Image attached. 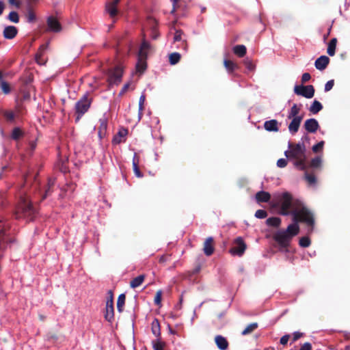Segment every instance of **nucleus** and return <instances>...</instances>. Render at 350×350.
<instances>
[{
  "mask_svg": "<svg viewBox=\"0 0 350 350\" xmlns=\"http://www.w3.org/2000/svg\"><path fill=\"white\" fill-rule=\"evenodd\" d=\"M9 3L12 5H16V7H19L20 5V3L17 0H9Z\"/></svg>",
  "mask_w": 350,
  "mask_h": 350,
  "instance_id": "338daca9",
  "label": "nucleus"
},
{
  "mask_svg": "<svg viewBox=\"0 0 350 350\" xmlns=\"http://www.w3.org/2000/svg\"><path fill=\"white\" fill-rule=\"evenodd\" d=\"M161 297H162V291L161 290H159L156 293L154 299V304L158 306H161Z\"/></svg>",
  "mask_w": 350,
  "mask_h": 350,
  "instance_id": "de8ad7c7",
  "label": "nucleus"
},
{
  "mask_svg": "<svg viewBox=\"0 0 350 350\" xmlns=\"http://www.w3.org/2000/svg\"><path fill=\"white\" fill-rule=\"evenodd\" d=\"M289 150H286L284 152L285 156L294 160V165L295 167L301 170H305L307 168L306 160V148L304 143H298L292 144L288 143Z\"/></svg>",
  "mask_w": 350,
  "mask_h": 350,
  "instance_id": "7ed1b4c3",
  "label": "nucleus"
},
{
  "mask_svg": "<svg viewBox=\"0 0 350 350\" xmlns=\"http://www.w3.org/2000/svg\"><path fill=\"white\" fill-rule=\"evenodd\" d=\"M55 180L54 178H49L47 183V187L45 189L44 194L42 196V200L46 199L53 192V187L55 185Z\"/></svg>",
  "mask_w": 350,
  "mask_h": 350,
  "instance_id": "b1692460",
  "label": "nucleus"
},
{
  "mask_svg": "<svg viewBox=\"0 0 350 350\" xmlns=\"http://www.w3.org/2000/svg\"><path fill=\"white\" fill-rule=\"evenodd\" d=\"M302 334L301 333H299V332H295L293 334V340L295 341L297 340H298L301 336Z\"/></svg>",
  "mask_w": 350,
  "mask_h": 350,
  "instance_id": "e2e57ef3",
  "label": "nucleus"
},
{
  "mask_svg": "<svg viewBox=\"0 0 350 350\" xmlns=\"http://www.w3.org/2000/svg\"><path fill=\"white\" fill-rule=\"evenodd\" d=\"M144 278L145 277L144 275H139L137 277L133 278L130 282L131 287L133 288L139 287L143 283Z\"/></svg>",
  "mask_w": 350,
  "mask_h": 350,
  "instance_id": "a878e982",
  "label": "nucleus"
},
{
  "mask_svg": "<svg viewBox=\"0 0 350 350\" xmlns=\"http://www.w3.org/2000/svg\"><path fill=\"white\" fill-rule=\"evenodd\" d=\"M246 47L244 45H237L233 48V52L239 57H243L246 53Z\"/></svg>",
  "mask_w": 350,
  "mask_h": 350,
  "instance_id": "c756f323",
  "label": "nucleus"
},
{
  "mask_svg": "<svg viewBox=\"0 0 350 350\" xmlns=\"http://www.w3.org/2000/svg\"><path fill=\"white\" fill-rule=\"evenodd\" d=\"M109 307V297H107L106 299V313L105 314V318L107 321H109V319H108V308Z\"/></svg>",
  "mask_w": 350,
  "mask_h": 350,
  "instance_id": "680f3d73",
  "label": "nucleus"
},
{
  "mask_svg": "<svg viewBox=\"0 0 350 350\" xmlns=\"http://www.w3.org/2000/svg\"><path fill=\"white\" fill-rule=\"evenodd\" d=\"M178 1V0H171V1L172 3V5H173L172 10L171 11V13H172V14L176 11V5Z\"/></svg>",
  "mask_w": 350,
  "mask_h": 350,
  "instance_id": "69168bd1",
  "label": "nucleus"
},
{
  "mask_svg": "<svg viewBox=\"0 0 350 350\" xmlns=\"http://www.w3.org/2000/svg\"><path fill=\"white\" fill-rule=\"evenodd\" d=\"M105 11L107 13H109V2L108 1L105 3Z\"/></svg>",
  "mask_w": 350,
  "mask_h": 350,
  "instance_id": "774afa93",
  "label": "nucleus"
},
{
  "mask_svg": "<svg viewBox=\"0 0 350 350\" xmlns=\"http://www.w3.org/2000/svg\"><path fill=\"white\" fill-rule=\"evenodd\" d=\"M1 114L5 118L7 122H12L15 118V114L12 111L2 110Z\"/></svg>",
  "mask_w": 350,
  "mask_h": 350,
  "instance_id": "473e14b6",
  "label": "nucleus"
},
{
  "mask_svg": "<svg viewBox=\"0 0 350 350\" xmlns=\"http://www.w3.org/2000/svg\"><path fill=\"white\" fill-rule=\"evenodd\" d=\"M304 126L308 133H315L319 128V124L316 119L310 118L305 121Z\"/></svg>",
  "mask_w": 350,
  "mask_h": 350,
  "instance_id": "ddd939ff",
  "label": "nucleus"
},
{
  "mask_svg": "<svg viewBox=\"0 0 350 350\" xmlns=\"http://www.w3.org/2000/svg\"><path fill=\"white\" fill-rule=\"evenodd\" d=\"M92 103L90 94L86 92L75 105V122H79L82 116L88 111Z\"/></svg>",
  "mask_w": 350,
  "mask_h": 350,
  "instance_id": "39448f33",
  "label": "nucleus"
},
{
  "mask_svg": "<svg viewBox=\"0 0 350 350\" xmlns=\"http://www.w3.org/2000/svg\"><path fill=\"white\" fill-rule=\"evenodd\" d=\"M36 214L37 210L33 206L31 202L26 197H21L14 212L15 219L33 221Z\"/></svg>",
  "mask_w": 350,
  "mask_h": 350,
  "instance_id": "20e7f679",
  "label": "nucleus"
},
{
  "mask_svg": "<svg viewBox=\"0 0 350 350\" xmlns=\"http://www.w3.org/2000/svg\"><path fill=\"white\" fill-rule=\"evenodd\" d=\"M336 38H332L327 46V53L330 56H333L335 54L336 46Z\"/></svg>",
  "mask_w": 350,
  "mask_h": 350,
  "instance_id": "7c9ffc66",
  "label": "nucleus"
},
{
  "mask_svg": "<svg viewBox=\"0 0 350 350\" xmlns=\"http://www.w3.org/2000/svg\"><path fill=\"white\" fill-rule=\"evenodd\" d=\"M5 9V3L3 1H0V16L3 14Z\"/></svg>",
  "mask_w": 350,
  "mask_h": 350,
  "instance_id": "0e129e2a",
  "label": "nucleus"
},
{
  "mask_svg": "<svg viewBox=\"0 0 350 350\" xmlns=\"http://www.w3.org/2000/svg\"><path fill=\"white\" fill-rule=\"evenodd\" d=\"M8 18L14 23H18L19 22V16L16 12L12 11L10 12Z\"/></svg>",
  "mask_w": 350,
  "mask_h": 350,
  "instance_id": "c03bdc74",
  "label": "nucleus"
},
{
  "mask_svg": "<svg viewBox=\"0 0 350 350\" xmlns=\"http://www.w3.org/2000/svg\"><path fill=\"white\" fill-rule=\"evenodd\" d=\"M126 296L124 294H120L118 298L117 301V308L120 312H122L124 310V306L125 304Z\"/></svg>",
  "mask_w": 350,
  "mask_h": 350,
  "instance_id": "2f4dec72",
  "label": "nucleus"
},
{
  "mask_svg": "<svg viewBox=\"0 0 350 350\" xmlns=\"http://www.w3.org/2000/svg\"><path fill=\"white\" fill-rule=\"evenodd\" d=\"M322 109L323 105L318 100H314L310 107L309 110L312 113L316 114L319 113Z\"/></svg>",
  "mask_w": 350,
  "mask_h": 350,
  "instance_id": "c85d7f7f",
  "label": "nucleus"
},
{
  "mask_svg": "<svg viewBox=\"0 0 350 350\" xmlns=\"http://www.w3.org/2000/svg\"><path fill=\"white\" fill-rule=\"evenodd\" d=\"M271 204L282 215H291L293 221L301 220L308 227V232L313 230L314 219L312 213L299 199L294 198L288 191L273 193Z\"/></svg>",
  "mask_w": 350,
  "mask_h": 350,
  "instance_id": "f257e3e1",
  "label": "nucleus"
},
{
  "mask_svg": "<svg viewBox=\"0 0 350 350\" xmlns=\"http://www.w3.org/2000/svg\"><path fill=\"white\" fill-rule=\"evenodd\" d=\"M146 100V97L144 94H142L139 100V119L140 120L142 117L143 110H144V104Z\"/></svg>",
  "mask_w": 350,
  "mask_h": 350,
  "instance_id": "ea45409f",
  "label": "nucleus"
},
{
  "mask_svg": "<svg viewBox=\"0 0 350 350\" xmlns=\"http://www.w3.org/2000/svg\"><path fill=\"white\" fill-rule=\"evenodd\" d=\"M47 46H48L47 44H42V46H40L38 53L36 55V58L37 62L39 61L38 59L41 57V56L42 55V53L47 48Z\"/></svg>",
  "mask_w": 350,
  "mask_h": 350,
  "instance_id": "3c124183",
  "label": "nucleus"
},
{
  "mask_svg": "<svg viewBox=\"0 0 350 350\" xmlns=\"http://www.w3.org/2000/svg\"><path fill=\"white\" fill-rule=\"evenodd\" d=\"M138 158L137 157V154H135L133 159V167L135 175L137 177L141 178L142 177V174L141 173L139 168L138 167Z\"/></svg>",
  "mask_w": 350,
  "mask_h": 350,
  "instance_id": "cd10ccee",
  "label": "nucleus"
},
{
  "mask_svg": "<svg viewBox=\"0 0 350 350\" xmlns=\"http://www.w3.org/2000/svg\"><path fill=\"white\" fill-rule=\"evenodd\" d=\"M11 242V239L0 240V259L3 257L8 244Z\"/></svg>",
  "mask_w": 350,
  "mask_h": 350,
  "instance_id": "4c0bfd02",
  "label": "nucleus"
},
{
  "mask_svg": "<svg viewBox=\"0 0 350 350\" xmlns=\"http://www.w3.org/2000/svg\"><path fill=\"white\" fill-rule=\"evenodd\" d=\"M128 131L126 129L121 128L118 133L113 138V143L118 144L121 142H125Z\"/></svg>",
  "mask_w": 350,
  "mask_h": 350,
  "instance_id": "f3484780",
  "label": "nucleus"
},
{
  "mask_svg": "<svg viewBox=\"0 0 350 350\" xmlns=\"http://www.w3.org/2000/svg\"><path fill=\"white\" fill-rule=\"evenodd\" d=\"M279 123L276 120H271L265 121L264 128L269 132H278L279 131Z\"/></svg>",
  "mask_w": 350,
  "mask_h": 350,
  "instance_id": "6ab92c4d",
  "label": "nucleus"
},
{
  "mask_svg": "<svg viewBox=\"0 0 350 350\" xmlns=\"http://www.w3.org/2000/svg\"><path fill=\"white\" fill-rule=\"evenodd\" d=\"M334 80L328 81L325 85V91L329 92V90H331L334 86Z\"/></svg>",
  "mask_w": 350,
  "mask_h": 350,
  "instance_id": "6e6d98bb",
  "label": "nucleus"
},
{
  "mask_svg": "<svg viewBox=\"0 0 350 350\" xmlns=\"http://www.w3.org/2000/svg\"><path fill=\"white\" fill-rule=\"evenodd\" d=\"M183 33L181 30H176L174 36V42H179L180 45L185 47V40L183 38Z\"/></svg>",
  "mask_w": 350,
  "mask_h": 350,
  "instance_id": "bb28decb",
  "label": "nucleus"
},
{
  "mask_svg": "<svg viewBox=\"0 0 350 350\" xmlns=\"http://www.w3.org/2000/svg\"><path fill=\"white\" fill-rule=\"evenodd\" d=\"M224 64L225 68L229 72H232L234 70H235L238 67L235 63H234L233 62H232L230 60H228V59H225Z\"/></svg>",
  "mask_w": 350,
  "mask_h": 350,
  "instance_id": "c9c22d12",
  "label": "nucleus"
},
{
  "mask_svg": "<svg viewBox=\"0 0 350 350\" xmlns=\"http://www.w3.org/2000/svg\"><path fill=\"white\" fill-rule=\"evenodd\" d=\"M299 350H312V345L309 342H306L301 347Z\"/></svg>",
  "mask_w": 350,
  "mask_h": 350,
  "instance_id": "bf43d9fd",
  "label": "nucleus"
},
{
  "mask_svg": "<svg viewBox=\"0 0 350 350\" xmlns=\"http://www.w3.org/2000/svg\"><path fill=\"white\" fill-rule=\"evenodd\" d=\"M27 18L29 23H32L36 21V16L32 10H29V12L27 14Z\"/></svg>",
  "mask_w": 350,
  "mask_h": 350,
  "instance_id": "8fccbe9b",
  "label": "nucleus"
},
{
  "mask_svg": "<svg viewBox=\"0 0 350 350\" xmlns=\"http://www.w3.org/2000/svg\"><path fill=\"white\" fill-rule=\"evenodd\" d=\"M47 29L48 31L58 33L62 31V25L59 21L53 16H50L46 20Z\"/></svg>",
  "mask_w": 350,
  "mask_h": 350,
  "instance_id": "1a4fd4ad",
  "label": "nucleus"
},
{
  "mask_svg": "<svg viewBox=\"0 0 350 350\" xmlns=\"http://www.w3.org/2000/svg\"><path fill=\"white\" fill-rule=\"evenodd\" d=\"M23 135V133L22 132V131L18 128V127H16L14 128L13 130H12V138L14 140H18Z\"/></svg>",
  "mask_w": 350,
  "mask_h": 350,
  "instance_id": "a19ab883",
  "label": "nucleus"
},
{
  "mask_svg": "<svg viewBox=\"0 0 350 350\" xmlns=\"http://www.w3.org/2000/svg\"><path fill=\"white\" fill-rule=\"evenodd\" d=\"M258 327V324L256 323H253L248 325L243 331L242 335H247L252 332H254Z\"/></svg>",
  "mask_w": 350,
  "mask_h": 350,
  "instance_id": "e433bc0d",
  "label": "nucleus"
},
{
  "mask_svg": "<svg viewBox=\"0 0 350 350\" xmlns=\"http://www.w3.org/2000/svg\"><path fill=\"white\" fill-rule=\"evenodd\" d=\"M148 26L151 30V37L152 39L155 40L157 39L159 34L157 31V21L154 18H149L148 21Z\"/></svg>",
  "mask_w": 350,
  "mask_h": 350,
  "instance_id": "4be33fe9",
  "label": "nucleus"
},
{
  "mask_svg": "<svg viewBox=\"0 0 350 350\" xmlns=\"http://www.w3.org/2000/svg\"><path fill=\"white\" fill-rule=\"evenodd\" d=\"M310 78H311V76L309 73H308V72L304 73L301 77V81H302V83H306V82L308 81L310 79Z\"/></svg>",
  "mask_w": 350,
  "mask_h": 350,
  "instance_id": "4d7b16f0",
  "label": "nucleus"
},
{
  "mask_svg": "<svg viewBox=\"0 0 350 350\" xmlns=\"http://www.w3.org/2000/svg\"><path fill=\"white\" fill-rule=\"evenodd\" d=\"M323 146L324 142L321 141L312 146V151L314 152H317L318 151L321 150L323 149Z\"/></svg>",
  "mask_w": 350,
  "mask_h": 350,
  "instance_id": "603ef678",
  "label": "nucleus"
},
{
  "mask_svg": "<svg viewBox=\"0 0 350 350\" xmlns=\"http://www.w3.org/2000/svg\"><path fill=\"white\" fill-rule=\"evenodd\" d=\"M306 179L309 184L312 185L316 183V178L314 175L306 173Z\"/></svg>",
  "mask_w": 350,
  "mask_h": 350,
  "instance_id": "864d4df0",
  "label": "nucleus"
},
{
  "mask_svg": "<svg viewBox=\"0 0 350 350\" xmlns=\"http://www.w3.org/2000/svg\"><path fill=\"white\" fill-rule=\"evenodd\" d=\"M180 59V55L178 53H172L170 55L169 61L170 64L175 65Z\"/></svg>",
  "mask_w": 350,
  "mask_h": 350,
  "instance_id": "58836bf2",
  "label": "nucleus"
},
{
  "mask_svg": "<svg viewBox=\"0 0 350 350\" xmlns=\"http://www.w3.org/2000/svg\"><path fill=\"white\" fill-rule=\"evenodd\" d=\"M304 118H288L291 120V122L288 126V131L291 135H295L299 131L300 124L302 122Z\"/></svg>",
  "mask_w": 350,
  "mask_h": 350,
  "instance_id": "f8f14e48",
  "label": "nucleus"
},
{
  "mask_svg": "<svg viewBox=\"0 0 350 350\" xmlns=\"http://www.w3.org/2000/svg\"><path fill=\"white\" fill-rule=\"evenodd\" d=\"M267 216V213L265 210L259 209L255 213V217L259 219H264Z\"/></svg>",
  "mask_w": 350,
  "mask_h": 350,
  "instance_id": "09e8293b",
  "label": "nucleus"
},
{
  "mask_svg": "<svg viewBox=\"0 0 350 350\" xmlns=\"http://www.w3.org/2000/svg\"><path fill=\"white\" fill-rule=\"evenodd\" d=\"M129 85H130V83H127L126 84L124 85V86L122 87L121 91L119 93V95L120 96H122L123 95L125 92H127L129 88Z\"/></svg>",
  "mask_w": 350,
  "mask_h": 350,
  "instance_id": "13d9d810",
  "label": "nucleus"
},
{
  "mask_svg": "<svg viewBox=\"0 0 350 350\" xmlns=\"http://www.w3.org/2000/svg\"><path fill=\"white\" fill-rule=\"evenodd\" d=\"M10 229V225L8 224H4L0 230V240L8 239L7 238V232Z\"/></svg>",
  "mask_w": 350,
  "mask_h": 350,
  "instance_id": "f704fd0d",
  "label": "nucleus"
},
{
  "mask_svg": "<svg viewBox=\"0 0 350 350\" xmlns=\"http://www.w3.org/2000/svg\"><path fill=\"white\" fill-rule=\"evenodd\" d=\"M299 222L302 221L301 220L293 221V223L289 224L286 229H280L273 234V239L278 244L280 250L288 251L293 238L299 232Z\"/></svg>",
  "mask_w": 350,
  "mask_h": 350,
  "instance_id": "f03ea898",
  "label": "nucleus"
},
{
  "mask_svg": "<svg viewBox=\"0 0 350 350\" xmlns=\"http://www.w3.org/2000/svg\"><path fill=\"white\" fill-rule=\"evenodd\" d=\"M321 164V158L320 157H316L312 159L310 162V166L314 168H317L320 167Z\"/></svg>",
  "mask_w": 350,
  "mask_h": 350,
  "instance_id": "49530a36",
  "label": "nucleus"
},
{
  "mask_svg": "<svg viewBox=\"0 0 350 350\" xmlns=\"http://www.w3.org/2000/svg\"><path fill=\"white\" fill-rule=\"evenodd\" d=\"M287 165V160L286 159H280L277 161V166L282 168L286 167Z\"/></svg>",
  "mask_w": 350,
  "mask_h": 350,
  "instance_id": "5fc2aeb1",
  "label": "nucleus"
},
{
  "mask_svg": "<svg viewBox=\"0 0 350 350\" xmlns=\"http://www.w3.org/2000/svg\"><path fill=\"white\" fill-rule=\"evenodd\" d=\"M0 88L5 94H8L11 91L9 83L4 81H1Z\"/></svg>",
  "mask_w": 350,
  "mask_h": 350,
  "instance_id": "37998d69",
  "label": "nucleus"
},
{
  "mask_svg": "<svg viewBox=\"0 0 350 350\" xmlns=\"http://www.w3.org/2000/svg\"><path fill=\"white\" fill-rule=\"evenodd\" d=\"M215 343L220 350H226L228 347L227 340L222 336L218 335L215 338Z\"/></svg>",
  "mask_w": 350,
  "mask_h": 350,
  "instance_id": "412c9836",
  "label": "nucleus"
},
{
  "mask_svg": "<svg viewBox=\"0 0 350 350\" xmlns=\"http://www.w3.org/2000/svg\"><path fill=\"white\" fill-rule=\"evenodd\" d=\"M120 0L111 1V24L116 23V16H119L121 13L120 9L118 7V3Z\"/></svg>",
  "mask_w": 350,
  "mask_h": 350,
  "instance_id": "4468645a",
  "label": "nucleus"
},
{
  "mask_svg": "<svg viewBox=\"0 0 350 350\" xmlns=\"http://www.w3.org/2000/svg\"><path fill=\"white\" fill-rule=\"evenodd\" d=\"M256 200L258 202H267L271 199V195L266 191H259L256 194Z\"/></svg>",
  "mask_w": 350,
  "mask_h": 350,
  "instance_id": "5701e85b",
  "label": "nucleus"
},
{
  "mask_svg": "<svg viewBox=\"0 0 350 350\" xmlns=\"http://www.w3.org/2000/svg\"><path fill=\"white\" fill-rule=\"evenodd\" d=\"M151 329L152 334L156 337H159L161 334L160 323L158 319H154L151 323Z\"/></svg>",
  "mask_w": 350,
  "mask_h": 350,
  "instance_id": "393cba45",
  "label": "nucleus"
},
{
  "mask_svg": "<svg viewBox=\"0 0 350 350\" xmlns=\"http://www.w3.org/2000/svg\"><path fill=\"white\" fill-rule=\"evenodd\" d=\"M246 249V245L241 237L234 241V245L231 248L230 252L233 255L242 256Z\"/></svg>",
  "mask_w": 350,
  "mask_h": 350,
  "instance_id": "9d476101",
  "label": "nucleus"
},
{
  "mask_svg": "<svg viewBox=\"0 0 350 350\" xmlns=\"http://www.w3.org/2000/svg\"><path fill=\"white\" fill-rule=\"evenodd\" d=\"M17 33H18L17 28L16 27L12 26V25L5 27L3 30V32L4 38L6 39H9V40H11V39H13L14 38H15L16 36L17 35Z\"/></svg>",
  "mask_w": 350,
  "mask_h": 350,
  "instance_id": "a211bd4d",
  "label": "nucleus"
},
{
  "mask_svg": "<svg viewBox=\"0 0 350 350\" xmlns=\"http://www.w3.org/2000/svg\"><path fill=\"white\" fill-rule=\"evenodd\" d=\"M150 49V44L146 40H144L140 46L137 55L138 60L136 64V70L137 72L142 73L146 70V59Z\"/></svg>",
  "mask_w": 350,
  "mask_h": 350,
  "instance_id": "423d86ee",
  "label": "nucleus"
},
{
  "mask_svg": "<svg viewBox=\"0 0 350 350\" xmlns=\"http://www.w3.org/2000/svg\"><path fill=\"white\" fill-rule=\"evenodd\" d=\"M311 241L308 237H303L300 238L299 245L301 247H308L310 245Z\"/></svg>",
  "mask_w": 350,
  "mask_h": 350,
  "instance_id": "79ce46f5",
  "label": "nucleus"
},
{
  "mask_svg": "<svg viewBox=\"0 0 350 350\" xmlns=\"http://www.w3.org/2000/svg\"><path fill=\"white\" fill-rule=\"evenodd\" d=\"M294 92L297 95H301L306 98H311L314 94V88L312 85H295Z\"/></svg>",
  "mask_w": 350,
  "mask_h": 350,
  "instance_id": "0eeeda50",
  "label": "nucleus"
},
{
  "mask_svg": "<svg viewBox=\"0 0 350 350\" xmlns=\"http://www.w3.org/2000/svg\"><path fill=\"white\" fill-rule=\"evenodd\" d=\"M213 239L212 237H208L206 239L204 243V252L206 256H211L213 252L214 248L213 246Z\"/></svg>",
  "mask_w": 350,
  "mask_h": 350,
  "instance_id": "aec40b11",
  "label": "nucleus"
},
{
  "mask_svg": "<svg viewBox=\"0 0 350 350\" xmlns=\"http://www.w3.org/2000/svg\"><path fill=\"white\" fill-rule=\"evenodd\" d=\"M301 107V105H298L297 104H293L288 112L287 118H304V115L299 114Z\"/></svg>",
  "mask_w": 350,
  "mask_h": 350,
  "instance_id": "dca6fc26",
  "label": "nucleus"
},
{
  "mask_svg": "<svg viewBox=\"0 0 350 350\" xmlns=\"http://www.w3.org/2000/svg\"><path fill=\"white\" fill-rule=\"evenodd\" d=\"M281 224V219L279 217H273L267 219V224L271 226L278 227Z\"/></svg>",
  "mask_w": 350,
  "mask_h": 350,
  "instance_id": "72a5a7b5",
  "label": "nucleus"
},
{
  "mask_svg": "<svg viewBox=\"0 0 350 350\" xmlns=\"http://www.w3.org/2000/svg\"><path fill=\"white\" fill-rule=\"evenodd\" d=\"M329 62V59L325 55H322L315 61L314 65L317 69L323 70Z\"/></svg>",
  "mask_w": 350,
  "mask_h": 350,
  "instance_id": "2eb2a0df",
  "label": "nucleus"
},
{
  "mask_svg": "<svg viewBox=\"0 0 350 350\" xmlns=\"http://www.w3.org/2000/svg\"><path fill=\"white\" fill-rule=\"evenodd\" d=\"M288 339H289V336L288 335H284L281 338H280V344L283 345H285L287 344L288 341Z\"/></svg>",
  "mask_w": 350,
  "mask_h": 350,
  "instance_id": "052dcab7",
  "label": "nucleus"
},
{
  "mask_svg": "<svg viewBox=\"0 0 350 350\" xmlns=\"http://www.w3.org/2000/svg\"><path fill=\"white\" fill-rule=\"evenodd\" d=\"M124 66L122 63H118L115 66L113 70H111V84L112 83H118L121 81V78L123 75Z\"/></svg>",
  "mask_w": 350,
  "mask_h": 350,
  "instance_id": "6e6552de",
  "label": "nucleus"
},
{
  "mask_svg": "<svg viewBox=\"0 0 350 350\" xmlns=\"http://www.w3.org/2000/svg\"><path fill=\"white\" fill-rule=\"evenodd\" d=\"M152 345L154 350H163L164 344L159 339L152 341Z\"/></svg>",
  "mask_w": 350,
  "mask_h": 350,
  "instance_id": "a18cd8bd",
  "label": "nucleus"
},
{
  "mask_svg": "<svg viewBox=\"0 0 350 350\" xmlns=\"http://www.w3.org/2000/svg\"><path fill=\"white\" fill-rule=\"evenodd\" d=\"M99 126H98V137L102 139L105 137L107 132L108 118L103 116L99 119Z\"/></svg>",
  "mask_w": 350,
  "mask_h": 350,
  "instance_id": "9b49d317",
  "label": "nucleus"
}]
</instances>
